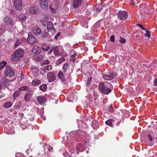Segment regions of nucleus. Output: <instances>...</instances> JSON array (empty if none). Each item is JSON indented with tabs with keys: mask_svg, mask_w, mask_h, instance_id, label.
Returning a JSON list of instances; mask_svg holds the SVG:
<instances>
[{
	"mask_svg": "<svg viewBox=\"0 0 157 157\" xmlns=\"http://www.w3.org/2000/svg\"><path fill=\"white\" fill-rule=\"evenodd\" d=\"M24 54V50L21 48H20L15 51L12 54L11 60L15 62H17L22 57Z\"/></svg>",
	"mask_w": 157,
	"mask_h": 157,
	"instance_id": "1",
	"label": "nucleus"
},
{
	"mask_svg": "<svg viewBox=\"0 0 157 157\" xmlns=\"http://www.w3.org/2000/svg\"><path fill=\"white\" fill-rule=\"evenodd\" d=\"M99 89L102 94H108L113 90V88H109L107 87L102 82H101L99 85Z\"/></svg>",
	"mask_w": 157,
	"mask_h": 157,
	"instance_id": "2",
	"label": "nucleus"
},
{
	"mask_svg": "<svg viewBox=\"0 0 157 157\" xmlns=\"http://www.w3.org/2000/svg\"><path fill=\"white\" fill-rule=\"evenodd\" d=\"M88 143V140H83L81 142L78 144L76 147L78 151H82L84 150L87 145V144Z\"/></svg>",
	"mask_w": 157,
	"mask_h": 157,
	"instance_id": "3",
	"label": "nucleus"
},
{
	"mask_svg": "<svg viewBox=\"0 0 157 157\" xmlns=\"http://www.w3.org/2000/svg\"><path fill=\"white\" fill-rule=\"evenodd\" d=\"M13 5L17 10H21L22 8V0H14Z\"/></svg>",
	"mask_w": 157,
	"mask_h": 157,
	"instance_id": "4",
	"label": "nucleus"
},
{
	"mask_svg": "<svg viewBox=\"0 0 157 157\" xmlns=\"http://www.w3.org/2000/svg\"><path fill=\"white\" fill-rule=\"evenodd\" d=\"M14 75V72L12 69L8 65L6 66L5 75L6 76L12 77Z\"/></svg>",
	"mask_w": 157,
	"mask_h": 157,
	"instance_id": "5",
	"label": "nucleus"
},
{
	"mask_svg": "<svg viewBox=\"0 0 157 157\" xmlns=\"http://www.w3.org/2000/svg\"><path fill=\"white\" fill-rule=\"evenodd\" d=\"M118 18L121 20L126 19L128 17V13L126 11H119L117 14Z\"/></svg>",
	"mask_w": 157,
	"mask_h": 157,
	"instance_id": "6",
	"label": "nucleus"
},
{
	"mask_svg": "<svg viewBox=\"0 0 157 157\" xmlns=\"http://www.w3.org/2000/svg\"><path fill=\"white\" fill-rule=\"evenodd\" d=\"M29 92V93L26 94L24 97L25 101L27 102H29L31 100L34 93V91L32 90Z\"/></svg>",
	"mask_w": 157,
	"mask_h": 157,
	"instance_id": "7",
	"label": "nucleus"
},
{
	"mask_svg": "<svg viewBox=\"0 0 157 157\" xmlns=\"http://www.w3.org/2000/svg\"><path fill=\"white\" fill-rule=\"evenodd\" d=\"M75 136L74 132H70L67 136V142L68 143H74L76 141L73 138Z\"/></svg>",
	"mask_w": 157,
	"mask_h": 157,
	"instance_id": "8",
	"label": "nucleus"
},
{
	"mask_svg": "<svg viewBox=\"0 0 157 157\" xmlns=\"http://www.w3.org/2000/svg\"><path fill=\"white\" fill-rule=\"evenodd\" d=\"M49 0H40V6L41 8L44 10H46L48 9V3Z\"/></svg>",
	"mask_w": 157,
	"mask_h": 157,
	"instance_id": "9",
	"label": "nucleus"
},
{
	"mask_svg": "<svg viewBox=\"0 0 157 157\" xmlns=\"http://www.w3.org/2000/svg\"><path fill=\"white\" fill-rule=\"evenodd\" d=\"M104 78L105 80H111L114 78L116 76L115 73H110L109 75H103Z\"/></svg>",
	"mask_w": 157,
	"mask_h": 157,
	"instance_id": "10",
	"label": "nucleus"
},
{
	"mask_svg": "<svg viewBox=\"0 0 157 157\" xmlns=\"http://www.w3.org/2000/svg\"><path fill=\"white\" fill-rule=\"evenodd\" d=\"M40 52V48L37 46H34L32 49V55L33 56L35 55L38 54Z\"/></svg>",
	"mask_w": 157,
	"mask_h": 157,
	"instance_id": "11",
	"label": "nucleus"
},
{
	"mask_svg": "<svg viewBox=\"0 0 157 157\" xmlns=\"http://www.w3.org/2000/svg\"><path fill=\"white\" fill-rule=\"evenodd\" d=\"M58 6V2H54L50 6V9L52 12L55 13L56 12Z\"/></svg>",
	"mask_w": 157,
	"mask_h": 157,
	"instance_id": "12",
	"label": "nucleus"
},
{
	"mask_svg": "<svg viewBox=\"0 0 157 157\" xmlns=\"http://www.w3.org/2000/svg\"><path fill=\"white\" fill-rule=\"evenodd\" d=\"M37 100L41 105L45 104L46 101V99L44 96H39L37 98Z\"/></svg>",
	"mask_w": 157,
	"mask_h": 157,
	"instance_id": "13",
	"label": "nucleus"
},
{
	"mask_svg": "<svg viewBox=\"0 0 157 157\" xmlns=\"http://www.w3.org/2000/svg\"><path fill=\"white\" fill-rule=\"evenodd\" d=\"M44 54L40 53L39 54L35 55L33 56V59L37 61H40L44 59Z\"/></svg>",
	"mask_w": 157,
	"mask_h": 157,
	"instance_id": "14",
	"label": "nucleus"
},
{
	"mask_svg": "<svg viewBox=\"0 0 157 157\" xmlns=\"http://www.w3.org/2000/svg\"><path fill=\"white\" fill-rule=\"evenodd\" d=\"M47 78L48 81L51 82L56 79V76L53 73L51 72L48 74Z\"/></svg>",
	"mask_w": 157,
	"mask_h": 157,
	"instance_id": "15",
	"label": "nucleus"
},
{
	"mask_svg": "<svg viewBox=\"0 0 157 157\" xmlns=\"http://www.w3.org/2000/svg\"><path fill=\"white\" fill-rule=\"evenodd\" d=\"M4 22L6 25H11L12 24L13 21L12 18L8 17H6L4 18Z\"/></svg>",
	"mask_w": 157,
	"mask_h": 157,
	"instance_id": "16",
	"label": "nucleus"
},
{
	"mask_svg": "<svg viewBox=\"0 0 157 157\" xmlns=\"http://www.w3.org/2000/svg\"><path fill=\"white\" fill-rule=\"evenodd\" d=\"M47 29L49 32L52 33L54 32L55 30L52 23L49 21L47 22Z\"/></svg>",
	"mask_w": 157,
	"mask_h": 157,
	"instance_id": "17",
	"label": "nucleus"
},
{
	"mask_svg": "<svg viewBox=\"0 0 157 157\" xmlns=\"http://www.w3.org/2000/svg\"><path fill=\"white\" fill-rule=\"evenodd\" d=\"M82 0H73L72 4L74 8H77L80 6L82 3Z\"/></svg>",
	"mask_w": 157,
	"mask_h": 157,
	"instance_id": "18",
	"label": "nucleus"
},
{
	"mask_svg": "<svg viewBox=\"0 0 157 157\" xmlns=\"http://www.w3.org/2000/svg\"><path fill=\"white\" fill-rule=\"evenodd\" d=\"M28 37L27 39V41L29 44H32L36 41V40L34 36H29L28 34Z\"/></svg>",
	"mask_w": 157,
	"mask_h": 157,
	"instance_id": "19",
	"label": "nucleus"
},
{
	"mask_svg": "<svg viewBox=\"0 0 157 157\" xmlns=\"http://www.w3.org/2000/svg\"><path fill=\"white\" fill-rule=\"evenodd\" d=\"M29 10L31 13L34 14H37L39 13V9L37 6L31 7Z\"/></svg>",
	"mask_w": 157,
	"mask_h": 157,
	"instance_id": "20",
	"label": "nucleus"
},
{
	"mask_svg": "<svg viewBox=\"0 0 157 157\" xmlns=\"http://www.w3.org/2000/svg\"><path fill=\"white\" fill-rule=\"evenodd\" d=\"M33 32L34 34L38 35L41 33L42 30L39 27H35L33 29Z\"/></svg>",
	"mask_w": 157,
	"mask_h": 157,
	"instance_id": "21",
	"label": "nucleus"
},
{
	"mask_svg": "<svg viewBox=\"0 0 157 157\" xmlns=\"http://www.w3.org/2000/svg\"><path fill=\"white\" fill-rule=\"evenodd\" d=\"M69 64L68 63L64 64L63 67V69L65 73H68L69 71Z\"/></svg>",
	"mask_w": 157,
	"mask_h": 157,
	"instance_id": "22",
	"label": "nucleus"
},
{
	"mask_svg": "<svg viewBox=\"0 0 157 157\" xmlns=\"http://www.w3.org/2000/svg\"><path fill=\"white\" fill-rule=\"evenodd\" d=\"M32 90L31 89L29 88V87L27 86H22L19 89V90L20 91H26L28 92L31 91Z\"/></svg>",
	"mask_w": 157,
	"mask_h": 157,
	"instance_id": "23",
	"label": "nucleus"
},
{
	"mask_svg": "<svg viewBox=\"0 0 157 157\" xmlns=\"http://www.w3.org/2000/svg\"><path fill=\"white\" fill-rule=\"evenodd\" d=\"M10 82L6 78H4L1 80V82L2 84L6 86H7L10 84Z\"/></svg>",
	"mask_w": 157,
	"mask_h": 157,
	"instance_id": "24",
	"label": "nucleus"
},
{
	"mask_svg": "<svg viewBox=\"0 0 157 157\" xmlns=\"http://www.w3.org/2000/svg\"><path fill=\"white\" fill-rule=\"evenodd\" d=\"M58 76L59 78L62 81H64L65 80V77L63 73L61 71H59V72Z\"/></svg>",
	"mask_w": 157,
	"mask_h": 157,
	"instance_id": "25",
	"label": "nucleus"
},
{
	"mask_svg": "<svg viewBox=\"0 0 157 157\" xmlns=\"http://www.w3.org/2000/svg\"><path fill=\"white\" fill-rule=\"evenodd\" d=\"M105 123L109 126L113 127L114 123V120L113 119H109L105 122Z\"/></svg>",
	"mask_w": 157,
	"mask_h": 157,
	"instance_id": "26",
	"label": "nucleus"
},
{
	"mask_svg": "<svg viewBox=\"0 0 157 157\" xmlns=\"http://www.w3.org/2000/svg\"><path fill=\"white\" fill-rule=\"evenodd\" d=\"M41 83V81L38 79L33 80L32 82V84L34 86H38Z\"/></svg>",
	"mask_w": 157,
	"mask_h": 157,
	"instance_id": "27",
	"label": "nucleus"
},
{
	"mask_svg": "<svg viewBox=\"0 0 157 157\" xmlns=\"http://www.w3.org/2000/svg\"><path fill=\"white\" fill-rule=\"evenodd\" d=\"M13 103L11 101L6 102L4 105V107L6 109L9 108L12 106Z\"/></svg>",
	"mask_w": 157,
	"mask_h": 157,
	"instance_id": "28",
	"label": "nucleus"
},
{
	"mask_svg": "<svg viewBox=\"0 0 157 157\" xmlns=\"http://www.w3.org/2000/svg\"><path fill=\"white\" fill-rule=\"evenodd\" d=\"M54 52L56 56H59L60 55L59 48L57 46H56L54 48Z\"/></svg>",
	"mask_w": 157,
	"mask_h": 157,
	"instance_id": "29",
	"label": "nucleus"
},
{
	"mask_svg": "<svg viewBox=\"0 0 157 157\" xmlns=\"http://www.w3.org/2000/svg\"><path fill=\"white\" fill-rule=\"evenodd\" d=\"M19 90L15 92L13 95V97L14 99H16L20 95L21 93Z\"/></svg>",
	"mask_w": 157,
	"mask_h": 157,
	"instance_id": "30",
	"label": "nucleus"
},
{
	"mask_svg": "<svg viewBox=\"0 0 157 157\" xmlns=\"http://www.w3.org/2000/svg\"><path fill=\"white\" fill-rule=\"evenodd\" d=\"M40 89L42 91H45L47 88V86L45 84H43L39 86Z\"/></svg>",
	"mask_w": 157,
	"mask_h": 157,
	"instance_id": "31",
	"label": "nucleus"
},
{
	"mask_svg": "<svg viewBox=\"0 0 157 157\" xmlns=\"http://www.w3.org/2000/svg\"><path fill=\"white\" fill-rule=\"evenodd\" d=\"M22 40L21 39H18L17 40V41L15 42L14 46L15 47L18 46L22 42Z\"/></svg>",
	"mask_w": 157,
	"mask_h": 157,
	"instance_id": "32",
	"label": "nucleus"
},
{
	"mask_svg": "<svg viewBox=\"0 0 157 157\" xmlns=\"http://www.w3.org/2000/svg\"><path fill=\"white\" fill-rule=\"evenodd\" d=\"M77 53L76 52L74 53V55H71V56L70 59L72 61H75V56H77Z\"/></svg>",
	"mask_w": 157,
	"mask_h": 157,
	"instance_id": "33",
	"label": "nucleus"
},
{
	"mask_svg": "<svg viewBox=\"0 0 157 157\" xmlns=\"http://www.w3.org/2000/svg\"><path fill=\"white\" fill-rule=\"evenodd\" d=\"M50 61L48 60H44L43 62L41 63V65L43 66L46 64H49L50 63Z\"/></svg>",
	"mask_w": 157,
	"mask_h": 157,
	"instance_id": "34",
	"label": "nucleus"
},
{
	"mask_svg": "<svg viewBox=\"0 0 157 157\" xmlns=\"http://www.w3.org/2000/svg\"><path fill=\"white\" fill-rule=\"evenodd\" d=\"M7 63L6 61L2 62L0 63V70L2 69L4 66L6 65Z\"/></svg>",
	"mask_w": 157,
	"mask_h": 157,
	"instance_id": "35",
	"label": "nucleus"
},
{
	"mask_svg": "<svg viewBox=\"0 0 157 157\" xmlns=\"http://www.w3.org/2000/svg\"><path fill=\"white\" fill-rule=\"evenodd\" d=\"M65 59L63 57H62L59 59H58L56 61L57 63L58 64H60L63 62L65 61Z\"/></svg>",
	"mask_w": 157,
	"mask_h": 157,
	"instance_id": "36",
	"label": "nucleus"
},
{
	"mask_svg": "<svg viewBox=\"0 0 157 157\" xmlns=\"http://www.w3.org/2000/svg\"><path fill=\"white\" fill-rule=\"evenodd\" d=\"M42 48L43 50L47 52L49 49L50 48L48 46L44 45L42 47Z\"/></svg>",
	"mask_w": 157,
	"mask_h": 157,
	"instance_id": "37",
	"label": "nucleus"
},
{
	"mask_svg": "<svg viewBox=\"0 0 157 157\" xmlns=\"http://www.w3.org/2000/svg\"><path fill=\"white\" fill-rule=\"evenodd\" d=\"M91 79L92 78L91 77L88 78V80L86 83V85L87 86H89L91 84Z\"/></svg>",
	"mask_w": 157,
	"mask_h": 157,
	"instance_id": "38",
	"label": "nucleus"
},
{
	"mask_svg": "<svg viewBox=\"0 0 157 157\" xmlns=\"http://www.w3.org/2000/svg\"><path fill=\"white\" fill-rule=\"evenodd\" d=\"M24 78V75L23 74L21 73L20 75V76H19L18 78L19 80L20 81H21L22 79H23Z\"/></svg>",
	"mask_w": 157,
	"mask_h": 157,
	"instance_id": "39",
	"label": "nucleus"
},
{
	"mask_svg": "<svg viewBox=\"0 0 157 157\" xmlns=\"http://www.w3.org/2000/svg\"><path fill=\"white\" fill-rule=\"evenodd\" d=\"M137 25L140 28L142 29L143 30L145 31L146 30V29L144 28V27L143 26L140 24H137Z\"/></svg>",
	"mask_w": 157,
	"mask_h": 157,
	"instance_id": "40",
	"label": "nucleus"
},
{
	"mask_svg": "<svg viewBox=\"0 0 157 157\" xmlns=\"http://www.w3.org/2000/svg\"><path fill=\"white\" fill-rule=\"evenodd\" d=\"M111 41L113 42L115 41V36L114 35L112 36L110 38Z\"/></svg>",
	"mask_w": 157,
	"mask_h": 157,
	"instance_id": "41",
	"label": "nucleus"
},
{
	"mask_svg": "<svg viewBox=\"0 0 157 157\" xmlns=\"http://www.w3.org/2000/svg\"><path fill=\"white\" fill-rule=\"evenodd\" d=\"M145 31H146V34H145V36L150 37V33L148 31L147 29Z\"/></svg>",
	"mask_w": 157,
	"mask_h": 157,
	"instance_id": "42",
	"label": "nucleus"
},
{
	"mask_svg": "<svg viewBox=\"0 0 157 157\" xmlns=\"http://www.w3.org/2000/svg\"><path fill=\"white\" fill-rule=\"evenodd\" d=\"M48 33L47 32H44L43 34L42 37H45L48 36Z\"/></svg>",
	"mask_w": 157,
	"mask_h": 157,
	"instance_id": "43",
	"label": "nucleus"
},
{
	"mask_svg": "<svg viewBox=\"0 0 157 157\" xmlns=\"http://www.w3.org/2000/svg\"><path fill=\"white\" fill-rule=\"evenodd\" d=\"M147 137H148V139L150 141H152V137L151 135H150V134H148L147 136Z\"/></svg>",
	"mask_w": 157,
	"mask_h": 157,
	"instance_id": "44",
	"label": "nucleus"
},
{
	"mask_svg": "<svg viewBox=\"0 0 157 157\" xmlns=\"http://www.w3.org/2000/svg\"><path fill=\"white\" fill-rule=\"evenodd\" d=\"M14 109H18L20 108V106L18 104L15 105L14 106Z\"/></svg>",
	"mask_w": 157,
	"mask_h": 157,
	"instance_id": "45",
	"label": "nucleus"
},
{
	"mask_svg": "<svg viewBox=\"0 0 157 157\" xmlns=\"http://www.w3.org/2000/svg\"><path fill=\"white\" fill-rule=\"evenodd\" d=\"M60 33H58L55 36L56 40H57L60 35Z\"/></svg>",
	"mask_w": 157,
	"mask_h": 157,
	"instance_id": "46",
	"label": "nucleus"
},
{
	"mask_svg": "<svg viewBox=\"0 0 157 157\" xmlns=\"http://www.w3.org/2000/svg\"><path fill=\"white\" fill-rule=\"evenodd\" d=\"M120 42L121 43H124L126 42V40L124 39L123 38H121L120 40Z\"/></svg>",
	"mask_w": 157,
	"mask_h": 157,
	"instance_id": "47",
	"label": "nucleus"
},
{
	"mask_svg": "<svg viewBox=\"0 0 157 157\" xmlns=\"http://www.w3.org/2000/svg\"><path fill=\"white\" fill-rule=\"evenodd\" d=\"M47 67H48V70L50 71L52 69V67L51 65H47Z\"/></svg>",
	"mask_w": 157,
	"mask_h": 157,
	"instance_id": "48",
	"label": "nucleus"
},
{
	"mask_svg": "<svg viewBox=\"0 0 157 157\" xmlns=\"http://www.w3.org/2000/svg\"><path fill=\"white\" fill-rule=\"evenodd\" d=\"M22 154L19 153H17L16 154V157H20L19 156H22Z\"/></svg>",
	"mask_w": 157,
	"mask_h": 157,
	"instance_id": "49",
	"label": "nucleus"
},
{
	"mask_svg": "<svg viewBox=\"0 0 157 157\" xmlns=\"http://www.w3.org/2000/svg\"><path fill=\"white\" fill-rule=\"evenodd\" d=\"M157 78H156L154 80V85L155 86H156L157 85Z\"/></svg>",
	"mask_w": 157,
	"mask_h": 157,
	"instance_id": "50",
	"label": "nucleus"
},
{
	"mask_svg": "<svg viewBox=\"0 0 157 157\" xmlns=\"http://www.w3.org/2000/svg\"><path fill=\"white\" fill-rule=\"evenodd\" d=\"M42 69L44 71L48 70L47 65L44 67Z\"/></svg>",
	"mask_w": 157,
	"mask_h": 157,
	"instance_id": "51",
	"label": "nucleus"
},
{
	"mask_svg": "<svg viewBox=\"0 0 157 157\" xmlns=\"http://www.w3.org/2000/svg\"><path fill=\"white\" fill-rule=\"evenodd\" d=\"M22 101L19 100L18 101L17 104H18L19 105H21L22 104Z\"/></svg>",
	"mask_w": 157,
	"mask_h": 157,
	"instance_id": "52",
	"label": "nucleus"
},
{
	"mask_svg": "<svg viewBox=\"0 0 157 157\" xmlns=\"http://www.w3.org/2000/svg\"><path fill=\"white\" fill-rule=\"evenodd\" d=\"M108 109L110 112H112L113 111V109H111L110 107H108Z\"/></svg>",
	"mask_w": 157,
	"mask_h": 157,
	"instance_id": "53",
	"label": "nucleus"
},
{
	"mask_svg": "<svg viewBox=\"0 0 157 157\" xmlns=\"http://www.w3.org/2000/svg\"><path fill=\"white\" fill-rule=\"evenodd\" d=\"M49 150L50 151H52L53 150V147H51L50 146H49V148H48Z\"/></svg>",
	"mask_w": 157,
	"mask_h": 157,
	"instance_id": "54",
	"label": "nucleus"
},
{
	"mask_svg": "<svg viewBox=\"0 0 157 157\" xmlns=\"http://www.w3.org/2000/svg\"><path fill=\"white\" fill-rule=\"evenodd\" d=\"M94 122H93L92 123V126L94 127V128L95 129H96V128H98V127L97 126L96 127H95L94 126Z\"/></svg>",
	"mask_w": 157,
	"mask_h": 157,
	"instance_id": "55",
	"label": "nucleus"
},
{
	"mask_svg": "<svg viewBox=\"0 0 157 157\" xmlns=\"http://www.w3.org/2000/svg\"><path fill=\"white\" fill-rule=\"evenodd\" d=\"M143 6V5L142 4H141L140 5V6H139V8H140V9H141V8Z\"/></svg>",
	"mask_w": 157,
	"mask_h": 157,
	"instance_id": "56",
	"label": "nucleus"
},
{
	"mask_svg": "<svg viewBox=\"0 0 157 157\" xmlns=\"http://www.w3.org/2000/svg\"><path fill=\"white\" fill-rule=\"evenodd\" d=\"M53 48H52V49H51V50L50 51L48 52V53H51L52 52V50Z\"/></svg>",
	"mask_w": 157,
	"mask_h": 157,
	"instance_id": "57",
	"label": "nucleus"
},
{
	"mask_svg": "<svg viewBox=\"0 0 157 157\" xmlns=\"http://www.w3.org/2000/svg\"><path fill=\"white\" fill-rule=\"evenodd\" d=\"M75 52H72L71 53V55H74V53Z\"/></svg>",
	"mask_w": 157,
	"mask_h": 157,
	"instance_id": "58",
	"label": "nucleus"
},
{
	"mask_svg": "<svg viewBox=\"0 0 157 157\" xmlns=\"http://www.w3.org/2000/svg\"><path fill=\"white\" fill-rule=\"evenodd\" d=\"M19 114H21V116L23 117V115H24V114L23 113H21V114L20 113H19Z\"/></svg>",
	"mask_w": 157,
	"mask_h": 157,
	"instance_id": "59",
	"label": "nucleus"
},
{
	"mask_svg": "<svg viewBox=\"0 0 157 157\" xmlns=\"http://www.w3.org/2000/svg\"><path fill=\"white\" fill-rule=\"evenodd\" d=\"M131 4H132V5H135L134 4V2H133L132 3V2L131 3Z\"/></svg>",
	"mask_w": 157,
	"mask_h": 157,
	"instance_id": "60",
	"label": "nucleus"
},
{
	"mask_svg": "<svg viewBox=\"0 0 157 157\" xmlns=\"http://www.w3.org/2000/svg\"><path fill=\"white\" fill-rule=\"evenodd\" d=\"M1 88H2V85H1V83H0V89Z\"/></svg>",
	"mask_w": 157,
	"mask_h": 157,
	"instance_id": "61",
	"label": "nucleus"
},
{
	"mask_svg": "<svg viewBox=\"0 0 157 157\" xmlns=\"http://www.w3.org/2000/svg\"><path fill=\"white\" fill-rule=\"evenodd\" d=\"M119 124V123H117V126H118Z\"/></svg>",
	"mask_w": 157,
	"mask_h": 157,
	"instance_id": "62",
	"label": "nucleus"
},
{
	"mask_svg": "<svg viewBox=\"0 0 157 157\" xmlns=\"http://www.w3.org/2000/svg\"><path fill=\"white\" fill-rule=\"evenodd\" d=\"M130 1L131 2H132V0H130Z\"/></svg>",
	"mask_w": 157,
	"mask_h": 157,
	"instance_id": "63",
	"label": "nucleus"
},
{
	"mask_svg": "<svg viewBox=\"0 0 157 157\" xmlns=\"http://www.w3.org/2000/svg\"><path fill=\"white\" fill-rule=\"evenodd\" d=\"M69 157H72V156H70Z\"/></svg>",
	"mask_w": 157,
	"mask_h": 157,
	"instance_id": "64",
	"label": "nucleus"
}]
</instances>
